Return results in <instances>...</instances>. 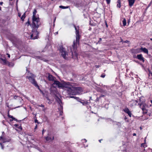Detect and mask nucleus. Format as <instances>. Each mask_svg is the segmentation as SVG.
Instances as JSON below:
<instances>
[{"label": "nucleus", "mask_w": 152, "mask_h": 152, "mask_svg": "<svg viewBox=\"0 0 152 152\" xmlns=\"http://www.w3.org/2000/svg\"><path fill=\"white\" fill-rule=\"evenodd\" d=\"M76 31V41L73 42V45L71 48V50L72 52V58H76L77 57V54L76 53V47L77 44H79V40L80 38V36L79 35L78 28L74 26Z\"/></svg>", "instance_id": "nucleus-1"}, {"label": "nucleus", "mask_w": 152, "mask_h": 152, "mask_svg": "<svg viewBox=\"0 0 152 152\" xmlns=\"http://www.w3.org/2000/svg\"><path fill=\"white\" fill-rule=\"evenodd\" d=\"M68 89L67 90V93L71 98H74L75 99H78L79 98L72 96L71 95H75L79 93L81 90V88L80 87H72L69 85V87H67Z\"/></svg>", "instance_id": "nucleus-2"}, {"label": "nucleus", "mask_w": 152, "mask_h": 152, "mask_svg": "<svg viewBox=\"0 0 152 152\" xmlns=\"http://www.w3.org/2000/svg\"><path fill=\"white\" fill-rule=\"evenodd\" d=\"M32 23L31 24V28L38 29L41 24L39 19L38 17L35 18H32Z\"/></svg>", "instance_id": "nucleus-3"}, {"label": "nucleus", "mask_w": 152, "mask_h": 152, "mask_svg": "<svg viewBox=\"0 0 152 152\" xmlns=\"http://www.w3.org/2000/svg\"><path fill=\"white\" fill-rule=\"evenodd\" d=\"M53 85H56V87H57L59 88H66L69 87V85L65 82L61 83L57 80L54 81Z\"/></svg>", "instance_id": "nucleus-4"}, {"label": "nucleus", "mask_w": 152, "mask_h": 152, "mask_svg": "<svg viewBox=\"0 0 152 152\" xmlns=\"http://www.w3.org/2000/svg\"><path fill=\"white\" fill-rule=\"evenodd\" d=\"M36 76L32 74L30 76H27L26 78L28 79L30 82L33 84L34 86L37 87L38 89H39V87L38 85L37 81L35 80Z\"/></svg>", "instance_id": "nucleus-5"}, {"label": "nucleus", "mask_w": 152, "mask_h": 152, "mask_svg": "<svg viewBox=\"0 0 152 152\" xmlns=\"http://www.w3.org/2000/svg\"><path fill=\"white\" fill-rule=\"evenodd\" d=\"M32 28L31 34L30 36V39H37L38 37L39 32L37 31V29Z\"/></svg>", "instance_id": "nucleus-6"}, {"label": "nucleus", "mask_w": 152, "mask_h": 152, "mask_svg": "<svg viewBox=\"0 0 152 152\" xmlns=\"http://www.w3.org/2000/svg\"><path fill=\"white\" fill-rule=\"evenodd\" d=\"M60 51L62 56L65 59H67L68 58V54L65 49L62 47H60Z\"/></svg>", "instance_id": "nucleus-7"}, {"label": "nucleus", "mask_w": 152, "mask_h": 152, "mask_svg": "<svg viewBox=\"0 0 152 152\" xmlns=\"http://www.w3.org/2000/svg\"><path fill=\"white\" fill-rule=\"evenodd\" d=\"M48 78L49 81L54 82V81L56 80H55L56 79V78L55 77L53 76L52 75L50 74L49 73H48Z\"/></svg>", "instance_id": "nucleus-8"}, {"label": "nucleus", "mask_w": 152, "mask_h": 152, "mask_svg": "<svg viewBox=\"0 0 152 152\" xmlns=\"http://www.w3.org/2000/svg\"><path fill=\"white\" fill-rule=\"evenodd\" d=\"M137 103H138V101L136 100H132V101H130V102H129L130 106L131 107L137 105Z\"/></svg>", "instance_id": "nucleus-9"}, {"label": "nucleus", "mask_w": 152, "mask_h": 152, "mask_svg": "<svg viewBox=\"0 0 152 152\" xmlns=\"http://www.w3.org/2000/svg\"><path fill=\"white\" fill-rule=\"evenodd\" d=\"M58 103H59V104L60 106V115H62V113H63V110H62L63 108V107H62V105H61V104H62V102L60 99L58 98Z\"/></svg>", "instance_id": "nucleus-10"}, {"label": "nucleus", "mask_w": 152, "mask_h": 152, "mask_svg": "<svg viewBox=\"0 0 152 152\" xmlns=\"http://www.w3.org/2000/svg\"><path fill=\"white\" fill-rule=\"evenodd\" d=\"M131 51L133 53H137L141 52L140 48L133 49L131 50Z\"/></svg>", "instance_id": "nucleus-11"}, {"label": "nucleus", "mask_w": 152, "mask_h": 152, "mask_svg": "<svg viewBox=\"0 0 152 152\" xmlns=\"http://www.w3.org/2000/svg\"><path fill=\"white\" fill-rule=\"evenodd\" d=\"M48 135V136L45 137L46 141L48 142H51L53 141L54 139V137L53 136L52 137H51L49 136V134Z\"/></svg>", "instance_id": "nucleus-12"}, {"label": "nucleus", "mask_w": 152, "mask_h": 152, "mask_svg": "<svg viewBox=\"0 0 152 152\" xmlns=\"http://www.w3.org/2000/svg\"><path fill=\"white\" fill-rule=\"evenodd\" d=\"M137 58L141 61H142L143 62H144V58L143 57L142 54L138 55L137 56Z\"/></svg>", "instance_id": "nucleus-13"}, {"label": "nucleus", "mask_w": 152, "mask_h": 152, "mask_svg": "<svg viewBox=\"0 0 152 152\" xmlns=\"http://www.w3.org/2000/svg\"><path fill=\"white\" fill-rule=\"evenodd\" d=\"M8 62L5 58H0V62L3 64L6 65Z\"/></svg>", "instance_id": "nucleus-14"}, {"label": "nucleus", "mask_w": 152, "mask_h": 152, "mask_svg": "<svg viewBox=\"0 0 152 152\" xmlns=\"http://www.w3.org/2000/svg\"><path fill=\"white\" fill-rule=\"evenodd\" d=\"M140 51L142 50V51L144 53L148 54V50L147 49L145 48H140Z\"/></svg>", "instance_id": "nucleus-15"}, {"label": "nucleus", "mask_w": 152, "mask_h": 152, "mask_svg": "<svg viewBox=\"0 0 152 152\" xmlns=\"http://www.w3.org/2000/svg\"><path fill=\"white\" fill-rule=\"evenodd\" d=\"M135 0H128L129 6L131 7L132 6L135 2Z\"/></svg>", "instance_id": "nucleus-16"}, {"label": "nucleus", "mask_w": 152, "mask_h": 152, "mask_svg": "<svg viewBox=\"0 0 152 152\" xmlns=\"http://www.w3.org/2000/svg\"><path fill=\"white\" fill-rule=\"evenodd\" d=\"M37 12V10L36 9H34V11L33 12V15L32 16V18H37V17H36V14Z\"/></svg>", "instance_id": "nucleus-17"}, {"label": "nucleus", "mask_w": 152, "mask_h": 152, "mask_svg": "<svg viewBox=\"0 0 152 152\" xmlns=\"http://www.w3.org/2000/svg\"><path fill=\"white\" fill-rule=\"evenodd\" d=\"M19 100L20 101V103L21 105L20 106H18L16 107H15V108L20 107H22V105H23V99L21 98V99H20V100Z\"/></svg>", "instance_id": "nucleus-18"}, {"label": "nucleus", "mask_w": 152, "mask_h": 152, "mask_svg": "<svg viewBox=\"0 0 152 152\" xmlns=\"http://www.w3.org/2000/svg\"><path fill=\"white\" fill-rule=\"evenodd\" d=\"M117 7H118L119 8H120L121 7V1L120 0H118L117 1Z\"/></svg>", "instance_id": "nucleus-19"}, {"label": "nucleus", "mask_w": 152, "mask_h": 152, "mask_svg": "<svg viewBox=\"0 0 152 152\" xmlns=\"http://www.w3.org/2000/svg\"><path fill=\"white\" fill-rule=\"evenodd\" d=\"M123 20L122 21V23L123 24V26H126V20L125 18H123Z\"/></svg>", "instance_id": "nucleus-20"}, {"label": "nucleus", "mask_w": 152, "mask_h": 152, "mask_svg": "<svg viewBox=\"0 0 152 152\" xmlns=\"http://www.w3.org/2000/svg\"><path fill=\"white\" fill-rule=\"evenodd\" d=\"M97 91L102 93H105V90L101 88H98V89Z\"/></svg>", "instance_id": "nucleus-21"}, {"label": "nucleus", "mask_w": 152, "mask_h": 152, "mask_svg": "<svg viewBox=\"0 0 152 152\" xmlns=\"http://www.w3.org/2000/svg\"><path fill=\"white\" fill-rule=\"evenodd\" d=\"M8 116L9 118H11L13 119V120H15L16 121H18V120L16 119L15 118L13 117L12 116L10 115L9 114H8Z\"/></svg>", "instance_id": "nucleus-22"}, {"label": "nucleus", "mask_w": 152, "mask_h": 152, "mask_svg": "<svg viewBox=\"0 0 152 152\" xmlns=\"http://www.w3.org/2000/svg\"><path fill=\"white\" fill-rule=\"evenodd\" d=\"M0 140H2V141L3 142H9L8 141H7V140H6L3 137H0Z\"/></svg>", "instance_id": "nucleus-23"}, {"label": "nucleus", "mask_w": 152, "mask_h": 152, "mask_svg": "<svg viewBox=\"0 0 152 152\" xmlns=\"http://www.w3.org/2000/svg\"><path fill=\"white\" fill-rule=\"evenodd\" d=\"M59 7L62 9H67L69 7V6L65 7L61 5L59 6Z\"/></svg>", "instance_id": "nucleus-24"}, {"label": "nucleus", "mask_w": 152, "mask_h": 152, "mask_svg": "<svg viewBox=\"0 0 152 152\" xmlns=\"http://www.w3.org/2000/svg\"><path fill=\"white\" fill-rule=\"evenodd\" d=\"M6 65H7L10 67H12L13 66V64L12 63H10L8 61L7 62V64Z\"/></svg>", "instance_id": "nucleus-25"}, {"label": "nucleus", "mask_w": 152, "mask_h": 152, "mask_svg": "<svg viewBox=\"0 0 152 152\" xmlns=\"http://www.w3.org/2000/svg\"><path fill=\"white\" fill-rule=\"evenodd\" d=\"M14 99H18L19 100H20V99H21V98H20L18 96L15 95L14 96Z\"/></svg>", "instance_id": "nucleus-26"}, {"label": "nucleus", "mask_w": 152, "mask_h": 152, "mask_svg": "<svg viewBox=\"0 0 152 152\" xmlns=\"http://www.w3.org/2000/svg\"><path fill=\"white\" fill-rule=\"evenodd\" d=\"M25 13H24L23 14V15H22V16H21V17L20 18L22 20V21L24 20V19L25 18Z\"/></svg>", "instance_id": "nucleus-27"}, {"label": "nucleus", "mask_w": 152, "mask_h": 152, "mask_svg": "<svg viewBox=\"0 0 152 152\" xmlns=\"http://www.w3.org/2000/svg\"><path fill=\"white\" fill-rule=\"evenodd\" d=\"M80 102L83 104V105H85L86 104H88V102L87 101H86L85 102Z\"/></svg>", "instance_id": "nucleus-28"}, {"label": "nucleus", "mask_w": 152, "mask_h": 152, "mask_svg": "<svg viewBox=\"0 0 152 152\" xmlns=\"http://www.w3.org/2000/svg\"><path fill=\"white\" fill-rule=\"evenodd\" d=\"M124 111L125 112L127 113L129 111V109L128 108H125L124 110Z\"/></svg>", "instance_id": "nucleus-29"}, {"label": "nucleus", "mask_w": 152, "mask_h": 152, "mask_svg": "<svg viewBox=\"0 0 152 152\" xmlns=\"http://www.w3.org/2000/svg\"><path fill=\"white\" fill-rule=\"evenodd\" d=\"M46 99H47L48 102V104H50L51 103V102H50V99H49V98L47 97H46Z\"/></svg>", "instance_id": "nucleus-30"}, {"label": "nucleus", "mask_w": 152, "mask_h": 152, "mask_svg": "<svg viewBox=\"0 0 152 152\" xmlns=\"http://www.w3.org/2000/svg\"><path fill=\"white\" fill-rule=\"evenodd\" d=\"M127 113L128 114V115L130 117H131L132 113L130 111H129Z\"/></svg>", "instance_id": "nucleus-31"}, {"label": "nucleus", "mask_w": 152, "mask_h": 152, "mask_svg": "<svg viewBox=\"0 0 152 152\" xmlns=\"http://www.w3.org/2000/svg\"><path fill=\"white\" fill-rule=\"evenodd\" d=\"M26 24H27L28 26L29 25L31 26V24H30V23L29 21V20H28V22L26 23Z\"/></svg>", "instance_id": "nucleus-32"}, {"label": "nucleus", "mask_w": 152, "mask_h": 152, "mask_svg": "<svg viewBox=\"0 0 152 152\" xmlns=\"http://www.w3.org/2000/svg\"><path fill=\"white\" fill-rule=\"evenodd\" d=\"M35 58L37 59H41V57L39 56H36L35 57Z\"/></svg>", "instance_id": "nucleus-33"}, {"label": "nucleus", "mask_w": 152, "mask_h": 152, "mask_svg": "<svg viewBox=\"0 0 152 152\" xmlns=\"http://www.w3.org/2000/svg\"><path fill=\"white\" fill-rule=\"evenodd\" d=\"M106 1L108 4H109L110 2V0H106Z\"/></svg>", "instance_id": "nucleus-34"}, {"label": "nucleus", "mask_w": 152, "mask_h": 152, "mask_svg": "<svg viewBox=\"0 0 152 152\" xmlns=\"http://www.w3.org/2000/svg\"><path fill=\"white\" fill-rule=\"evenodd\" d=\"M34 122L35 123H37L38 124L39 123L38 122V121L37 120V119H36V120H35Z\"/></svg>", "instance_id": "nucleus-35"}, {"label": "nucleus", "mask_w": 152, "mask_h": 152, "mask_svg": "<svg viewBox=\"0 0 152 152\" xmlns=\"http://www.w3.org/2000/svg\"><path fill=\"white\" fill-rule=\"evenodd\" d=\"M100 98H99V97H97L96 100V101H99Z\"/></svg>", "instance_id": "nucleus-36"}, {"label": "nucleus", "mask_w": 152, "mask_h": 152, "mask_svg": "<svg viewBox=\"0 0 152 152\" xmlns=\"http://www.w3.org/2000/svg\"><path fill=\"white\" fill-rule=\"evenodd\" d=\"M124 43H129V41L128 40H126V41H124Z\"/></svg>", "instance_id": "nucleus-37"}, {"label": "nucleus", "mask_w": 152, "mask_h": 152, "mask_svg": "<svg viewBox=\"0 0 152 152\" xmlns=\"http://www.w3.org/2000/svg\"><path fill=\"white\" fill-rule=\"evenodd\" d=\"M104 95H101L100 96H99V98L101 99L102 97H104Z\"/></svg>", "instance_id": "nucleus-38"}, {"label": "nucleus", "mask_w": 152, "mask_h": 152, "mask_svg": "<svg viewBox=\"0 0 152 152\" xmlns=\"http://www.w3.org/2000/svg\"><path fill=\"white\" fill-rule=\"evenodd\" d=\"M0 144L1 145V146L2 149H3L4 148L3 145L1 143H0Z\"/></svg>", "instance_id": "nucleus-39"}, {"label": "nucleus", "mask_w": 152, "mask_h": 152, "mask_svg": "<svg viewBox=\"0 0 152 152\" xmlns=\"http://www.w3.org/2000/svg\"><path fill=\"white\" fill-rule=\"evenodd\" d=\"M145 144V143H142L141 144V146H143V147H145V145H144Z\"/></svg>", "instance_id": "nucleus-40"}, {"label": "nucleus", "mask_w": 152, "mask_h": 152, "mask_svg": "<svg viewBox=\"0 0 152 152\" xmlns=\"http://www.w3.org/2000/svg\"><path fill=\"white\" fill-rule=\"evenodd\" d=\"M45 132V130L43 129L42 131V134L43 135L44 132Z\"/></svg>", "instance_id": "nucleus-41"}, {"label": "nucleus", "mask_w": 152, "mask_h": 152, "mask_svg": "<svg viewBox=\"0 0 152 152\" xmlns=\"http://www.w3.org/2000/svg\"><path fill=\"white\" fill-rule=\"evenodd\" d=\"M39 107H44V106L43 105V104H41V105H40L39 106Z\"/></svg>", "instance_id": "nucleus-42"}, {"label": "nucleus", "mask_w": 152, "mask_h": 152, "mask_svg": "<svg viewBox=\"0 0 152 152\" xmlns=\"http://www.w3.org/2000/svg\"><path fill=\"white\" fill-rule=\"evenodd\" d=\"M95 66L96 68H98L99 67V65H96Z\"/></svg>", "instance_id": "nucleus-43"}, {"label": "nucleus", "mask_w": 152, "mask_h": 152, "mask_svg": "<svg viewBox=\"0 0 152 152\" xmlns=\"http://www.w3.org/2000/svg\"><path fill=\"white\" fill-rule=\"evenodd\" d=\"M105 77V75H102L101 76V77Z\"/></svg>", "instance_id": "nucleus-44"}, {"label": "nucleus", "mask_w": 152, "mask_h": 152, "mask_svg": "<svg viewBox=\"0 0 152 152\" xmlns=\"http://www.w3.org/2000/svg\"><path fill=\"white\" fill-rule=\"evenodd\" d=\"M37 124H36L35 127V128H34V129H37Z\"/></svg>", "instance_id": "nucleus-45"}, {"label": "nucleus", "mask_w": 152, "mask_h": 152, "mask_svg": "<svg viewBox=\"0 0 152 152\" xmlns=\"http://www.w3.org/2000/svg\"><path fill=\"white\" fill-rule=\"evenodd\" d=\"M102 40V38H99V41H98V42H100Z\"/></svg>", "instance_id": "nucleus-46"}, {"label": "nucleus", "mask_w": 152, "mask_h": 152, "mask_svg": "<svg viewBox=\"0 0 152 152\" xmlns=\"http://www.w3.org/2000/svg\"><path fill=\"white\" fill-rule=\"evenodd\" d=\"M142 109L143 111H144L145 110V108L144 107H143L142 108Z\"/></svg>", "instance_id": "nucleus-47"}, {"label": "nucleus", "mask_w": 152, "mask_h": 152, "mask_svg": "<svg viewBox=\"0 0 152 152\" xmlns=\"http://www.w3.org/2000/svg\"><path fill=\"white\" fill-rule=\"evenodd\" d=\"M130 20H128L127 21V23H128V24H129V23H130Z\"/></svg>", "instance_id": "nucleus-48"}, {"label": "nucleus", "mask_w": 152, "mask_h": 152, "mask_svg": "<svg viewBox=\"0 0 152 152\" xmlns=\"http://www.w3.org/2000/svg\"><path fill=\"white\" fill-rule=\"evenodd\" d=\"M18 128L19 129H20L21 130V129H22V127L21 126H19V127H18Z\"/></svg>", "instance_id": "nucleus-49"}, {"label": "nucleus", "mask_w": 152, "mask_h": 152, "mask_svg": "<svg viewBox=\"0 0 152 152\" xmlns=\"http://www.w3.org/2000/svg\"><path fill=\"white\" fill-rule=\"evenodd\" d=\"M34 119L35 120H36V119H37V118L36 117V116H35L34 117Z\"/></svg>", "instance_id": "nucleus-50"}, {"label": "nucleus", "mask_w": 152, "mask_h": 152, "mask_svg": "<svg viewBox=\"0 0 152 152\" xmlns=\"http://www.w3.org/2000/svg\"><path fill=\"white\" fill-rule=\"evenodd\" d=\"M3 4V2H0V5H2Z\"/></svg>", "instance_id": "nucleus-51"}, {"label": "nucleus", "mask_w": 152, "mask_h": 152, "mask_svg": "<svg viewBox=\"0 0 152 152\" xmlns=\"http://www.w3.org/2000/svg\"><path fill=\"white\" fill-rule=\"evenodd\" d=\"M7 55H8V57L9 58L10 57V55L9 54H7Z\"/></svg>", "instance_id": "nucleus-52"}, {"label": "nucleus", "mask_w": 152, "mask_h": 152, "mask_svg": "<svg viewBox=\"0 0 152 152\" xmlns=\"http://www.w3.org/2000/svg\"><path fill=\"white\" fill-rule=\"evenodd\" d=\"M4 121H2V123L3 124H4Z\"/></svg>", "instance_id": "nucleus-53"}, {"label": "nucleus", "mask_w": 152, "mask_h": 152, "mask_svg": "<svg viewBox=\"0 0 152 152\" xmlns=\"http://www.w3.org/2000/svg\"><path fill=\"white\" fill-rule=\"evenodd\" d=\"M84 140L85 141V142H87V140L85 139H84L83 140Z\"/></svg>", "instance_id": "nucleus-54"}, {"label": "nucleus", "mask_w": 152, "mask_h": 152, "mask_svg": "<svg viewBox=\"0 0 152 152\" xmlns=\"http://www.w3.org/2000/svg\"><path fill=\"white\" fill-rule=\"evenodd\" d=\"M13 120H13V119H10V122H12V121Z\"/></svg>", "instance_id": "nucleus-55"}, {"label": "nucleus", "mask_w": 152, "mask_h": 152, "mask_svg": "<svg viewBox=\"0 0 152 152\" xmlns=\"http://www.w3.org/2000/svg\"><path fill=\"white\" fill-rule=\"evenodd\" d=\"M15 126L16 127H17V126H18V124H15Z\"/></svg>", "instance_id": "nucleus-56"}, {"label": "nucleus", "mask_w": 152, "mask_h": 152, "mask_svg": "<svg viewBox=\"0 0 152 152\" xmlns=\"http://www.w3.org/2000/svg\"><path fill=\"white\" fill-rule=\"evenodd\" d=\"M18 16H19V17H20V16H21V15H20V14L18 13Z\"/></svg>", "instance_id": "nucleus-57"}, {"label": "nucleus", "mask_w": 152, "mask_h": 152, "mask_svg": "<svg viewBox=\"0 0 152 152\" xmlns=\"http://www.w3.org/2000/svg\"><path fill=\"white\" fill-rule=\"evenodd\" d=\"M127 119L126 117V116H125V118H124V119L125 120H126V119Z\"/></svg>", "instance_id": "nucleus-58"}, {"label": "nucleus", "mask_w": 152, "mask_h": 152, "mask_svg": "<svg viewBox=\"0 0 152 152\" xmlns=\"http://www.w3.org/2000/svg\"><path fill=\"white\" fill-rule=\"evenodd\" d=\"M40 151L42 152V151L41 149H39V148L38 149Z\"/></svg>", "instance_id": "nucleus-59"}, {"label": "nucleus", "mask_w": 152, "mask_h": 152, "mask_svg": "<svg viewBox=\"0 0 152 152\" xmlns=\"http://www.w3.org/2000/svg\"><path fill=\"white\" fill-rule=\"evenodd\" d=\"M151 4H150H150L148 5V7L150 6L151 5Z\"/></svg>", "instance_id": "nucleus-60"}, {"label": "nucleus", "mask_w": 152, "mask_h": 152, "mask_svg": "<svg viewBox=\"0 0 152 152\" xmlns=\"http://www.w3.org/2000/svg\"><path fill=\"white\" fill-rule=\"evenodd\" d=\"M136 134H135V133H134V134H133V135L134 136H135V135H136Z\"/></svg>", "instance_id": "nucleus-61"}, {"label": "nucleus", "mask_w": 152, "mask_h": 152, "mask_svg": "<svg viewBox=\"0 0 152 152\" xmlns=\"http://www.w3.org/2000/svg\"><path fill=\"white\" fill-rule=\"evenodd\" d=\"M121 42H124L123 41V40L122 39H121Z\"/></svg>", "instance_id": "nucleus-62"}, {"label": "nucleus", "mask_w": 152, "mask_h": 152, "mask_svg": "<svg viewBox=\"0 0 152 152\" xmlns=\"http://www.w3.org/2000/svg\"><path fill=\"white\" fill-rule=\"evenodd\" d=\"M150 4H152V0H151V1L150 2Z\"/></svg>", "instance_id": "nucleus-63"}, {"label": "nucleus", "mask_w": 152, "mask_h": 152, "mask_svg": "<svg viewBox=\"0 0 152 152\" xmlns=\"http://www.w3.org/2000/svg\"><path fill=\"white\" fill-rule=\"evenodd\" d=\"M58 34V32H57L55 33V34Z\"/></svg>", "instance_id": "nucleus-64"}]
</instances>
